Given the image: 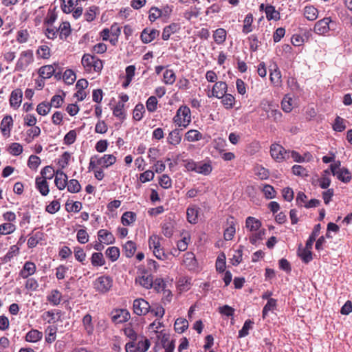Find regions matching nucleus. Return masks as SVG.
I'll return each instance as SVG.
<instances>
[{"instance_id": "obj_1", "label": "nucleus", "mask_w": 352, "mask_h": 352, "mask_svg": "<svg viewBox=\"0 0 352 352\" xmlns=\"http://www.w3.org/2000/svg\"><path fill=\"white\" fill-rule=\"evenodd\" d=\"M116 162V157L112 154H105L102 156L98 155H92L90 157L88 170H92L97 167L107 168Z\"/></svg>"}, {"instance_id": "obj_2", "label": "nucleus", "mask_w": 352, "mask_h": 352, "mask_svg": "<svg viewBox=\"0 0 352 352\" xmlns=\"http://www.w3.org/2000/svg\"><path fill=\"white\" fill-rule=\"evenodd\" d=\"M162 240H163V239L160 236L153 234L149 236L148 243L149 249L153 251L155 256L159 260L165 261L168 258V255L162 247Z\"/></svg>"}, {"instance_id": "obj_3", "label": "nucleus", "mask_w": 352, "mask_h": 352, "mask_svg": "<svg viewBox=\"0 0 352 352\" xmlns=\"http://www.w3.org/2000/svg\"><path fill=\"white\" fill-rule=\"evenodd\" d=\"M173 122L179 127L186 128L191 122V111L188 107L181 106L173 118Z\"/></svg>"}, {"instance_id": "obj_4", "label": "nucleus", "mask_w": 352, "mask_h": 352, "mask_svg": "<svg viewBox=\"0 0 352 352\" xmlns=\"http://www.w3.org/2000/svg\"><path fill=\"white\" fill-rule=\"evenodd\" d=\"M330 170L333 176L344 183H348L351 179V175L348 168L341 167V162L338 160L330 165Z\"/></svg>"}, {"instance_id": "obj_5", "label": "nucleus", "mask_w": 352, "mask_h": 352, "mask_svg": "<svg viewBox=\"0 0 352 352\" xmlns=\"http://www.w3.org/2000/svg\"><path fill=\"white\" fill-rule=\"evenodd\" d=\"M289 151H287L279 144H272L270 146V155L277 162H282L289 159Z\"/></svg>"}, {"instance_id": "obj_6", "label": "nucleus", "mask_w": 352, "mask_h": 352, "mask_svg": "<svg viewBox=\"0 0 352 352\" xmlns=\"http://www.w3.org/2000/svg\"><path fill=\"white\" fill-rule=\"evenodd\" d=\"M34 61L33 52L30 50L22 52L15 65V70L23 72Z\"/></svg>"}, {"instance_id": "obj_7", "label": "nucleus", "mask_w": 352, "mask_h": 352, "mask_svg": "<svg viewBox=\"0 0 352 352\" xmlns=\"http://www.w3.org/2000/svg\"><path fill=\"white\" fill-rule=\"evenodd\" d=\"M113 286V279L109 276H101L96 279L94 288L100 293L108 292Z\"/></svg>"}, {"instance_id": "obj_8", "label": "nucleus", "mask_w": 352, "mask_h": 352, "mask_svg": "<svg viewBox=\"0 0 352 352\" xmlns=\"http://www.w3.org/2000/svg\"><path fill=\"white\" fill-rule=\"evenodd\" d=\"M228 89V85L226 82L217 81L212 86V90L206 92L208 98L215 97L217 98H221L226 93Z\"/></svg>"}, {"instance_id": "obj_9", "label": "nucleus", "mask_w": 352, "mask_h": 352, "mask_svg": "<svg viewBox=\"0 0 352 352\" xmlns=\"http://www.w3.org/2000/svg\"><path fill=\"white\" fill-rule=\"evenodd\" d=\"M151 306L149 303L143 298H138L133 301V309L135 314L144 316L149 312Z\"/></svg>"}, {"instance_id": "obj_10", "label": "nucleus", "mask_w": 352, "mask_h": 352, "mask_svg": "<svg viewBox=\"0 0 352 352\" xmlns=\"http://www.w3.org/2000/svg\"><path fill=\"white\" fill-rule=\"evenodd\" d=\"M183 265L190 271L199 270L198 263L193 252H188L184 254Z\"/></svg>"}, {"instance_id": "obj_11", "label": "nucleus", "mask_w": 352, "mask_h": 352, "mask_svg": "<svg viewBox=\"0 0 352 352\" xmlns=\"http://www.w3.org/2000/svg\"><path fill=\"white\" fill-rule=\"evenodd\" d=\"M331 19L330 17H325L317 21L314 25V32L319 35H324L330 30V23Z\"/></svg>"}, {"instance_id": "obj_12", "label": "nucleus", "mask_w": 352, "mask_h": 352, "mask_svg": "<svg viewBox=\"0 0 352 352\" xmlns=\"http://www.w3.org/2000/svg\"><path fill=\"white\" fill-rule=\"evenodd\" d=\"M135 282L146 289H151L153 285L152 276L145 271L136 276Z\"/></svg>"}, {"instance_id": "obj_13", "label": "nucleus", "mask_w": 352, "mask_h": 352, "mask_svg": "<svg viewBox=\"0 0 352 352\" xmlns=\"http://www.w3.org/2000/svg\"><path fill=\"white\" fill-rule=\"evenodd\" d=\"M130 316L129 312L125 309H116L111 312V320L117 324L128 321Z\"/></svg>"}, {"instance_id": "obj_14", "label": "nucleus", "mask_w": 352, "mask_h": 352, "mask_svg": "<svg viewBox=\"0 0 352 352\" xmlns=\"http://www.w3.org/2000/svg\"><path fill=\"white\" fill-rule=\"evenodd\" d=\"M160 35V31L155 29L144 28L140 34V39L144 44H148Z\"/></svg>"}, {"instance_id": "obj_15", "label": "nucleus", "mask_w": 352, "mask_h": 352, "mask_svg": "<svg viewBox=\"0 0 352 352\" xmlns=\"http://www.w3.org/2000/svg\"><path fill=\"white\" fill-rule=\"evenodd\" d=\"M88 87V81L84 78L80 79L76 84V91L74 97L77 98L78 101H82L86 97V93L84 91Z\"/></svg>"}, {"instance_id": "obj_16", "label": "nucleus", "mask_w": 352, "mask_h": 352, "mask_svg": "<svg viewBox=\"0 0 352 352\" xmlns=\"http://www.w3.org/2000/svg\"><path fill=\"white\" fill-rule=\"evenodd\" d=\"M200 208L195 206H189L186 210L187 221L191 224H196L198 222Z\"/></svg>"}, {"instance_id": "obj_17", "label": "nucleus", "mask_w": 352, "mask_h": 352, "mask_svg": "<svg viewBox=\"0 0 352 352\" xmlns=\"http://www.w3.org/2000/svg\"><path fill=\"white\" fill-rule=\"evenodd\" d=\"M270 80L274 86L280 87L282 85L281 72L276 64H274V68L270 69Z\"/></svg>"}, {"instance_id": "obj_18", "label": "nucleus", "mask_w": 352, "mask_h": 352, "mask_svg": "<svg viewBox=\"0 0 352 352\" xmlns=\"http://www.w3.org/2000/svg\"><path fill=\"white\" fill-rule=\"evenodd\" d=\"M46 31H47L46 35H47V38H54L55 37L56 34L58 33H59L61 38H66V23L63 22L60 25L58 30L52 28H50V26H48Z\"/></svg>"}, {"instance_id": "obj_19", "label": "nucleus", "mask_w": 352, "mask_h": 352, "mask_svg": "<svg viewBox=\"0 0 352 352\" xmlns=\"http://www.w3.org/2000/svg\"><path fill=\"white\" fill-rule=\"evenodd\" d=\"M98 238L99 241L105 244H112L115 242L113 234L107 230L101 229L98 232Z\"/></svg>"}, {"instance_id": "obj_20", "label": "nucleus", "mask_w": 352, "mask_h": 352, "mask_svg": "<svg viewBox=\"0 0 352 352\" xmlns=\"http://www.w3.org/2000/svg\"><path fill=\"white\" fill-rule=\"evenodd\" d=\"M227 223L228 226L224 230L223 237L225 240L230 241L233 239L236 232L234 218L231 217L229 219H228Z\"/></svg>"}, {"instance_id": "obj_21", "label": "nucleus", "mask_w": 352, "mask_h": 352, "mask_svg": "<svg viewBox=\"0 0 352 352\" xmlns=\"http://www.w3.org/2000/svg\"><path fill=\"white\" fill-rule=\"evenodd\" d=\"M212 171V166L210 161L204 162L201 161L197 163L195 173L204 175H208Z\"/></svg>"}, {"instance_id": "obj_22", "label": "nucleus", "mask_w": 352, "mask_h": 352, "mask_svg": "<svg viewBox=\"0 0 352 352\" xmlns=\"http://www.w3.org/2000/svg\"><path fill=\"white\" fill-rule=\"evenodd\" d=\"M123 102H117L113 109V115L120 121L123 122L126 118V111Z\"/></svg>"}, {"instance_id": "obj_23", "label": "nucleus", "mask_w": 352, "mask_h": 352, "mask_svg": "<svg viewBox=\"0 0 352 352\" xmlns=\"http://www.w3.org/2000/svg\"><path fill=\"white\" fill-rule=\"evenodd\" d=\"M180 29L179 23H172L171 24L166 26L163 29L162 38L164 41L169 39L171 34L178 32Z\"/></svg>"}, {"instance_id": "obj_24", "label": "nucleus", "mask_w": 352, "mask_h": 352, "mask_svg": "<svg viewBox=\"0 0 352 352\" xmlns=\"http://www.w3.org/2000/svg\"><path fill=\"white\" fill-rule=\"evenodd\" d=\"M182 141V134L180 130L175 129L171 131L167 138V142L173 146H177Z\"/></svg>"}, {"instance_id": "obj_25", "label": "nucleus", "mask_w": 352, "mask_h": 352, "mask_svg": "<svg viewBox=\"0 0 352 352\" xmlns=\"http://www.w3.org/2000/svg\"><path fill=\"white\" fill-rule=\"evenodd\" d=\"M36 271V265L32 262H26L20 272V276L23 278H28L30 276L34 274Z\"/></svg>"}, {"instance_id": "obj_26", "label": "nucleus", "mask_w": 352, "mask_h": 352, "mask_svg": "<svg viewBox=\"0 0 352 352\" xmlns=\"http://www.w3.org/2000/svg\"><path fill=\"white\" fill-rule=\"evenodd\" d=\"M22 98V91L19 89H14L12 91L10 98V105L14 108L19 107Z\"/></svg>"}, {"instance_id": "obj_27", "label": "nucleus", "mask_w": 352, "mask_h": 352, "mask_svg": "<svg viewBox=\"0 0 352 352\" xmlns=\"http://www.w3.org/2000/svg\"><path fill=\"white\" fill-rule=\"evenodd\" d=\"M245 226L250 232L258 231L261 227V222L253 217H248L245 220Z\"/></svg>"}, {"instance_id": "obj_28", "label": "nucleus", "mask_w": 352, "mask_h": 352, "mask_svg": "<svg viewBox=\"0 0 352 352\" xmlns=\"http://www.w3.org/2000/svg\"><path fill=\"white\" fill-rule=\"evenodd\" d=\"M36 186L40 193L43 196H46L50 192L47 182L43 179V177H36Z\"/></svg>"}, {"instance_id": "obj_29", "label": "nucleus", "mask_w": 352, "mask_h": 352, "mask_svg": "<svg viewBox=\"0 0 352 352\" xmlns=\"http://www.w3.org/2000/svg\"><path fill=\"white\" fill-rule=\"evenodd\" d=\"M227 32L223 28H218L213 33V39L217 45H222L226 40Z\"/></svg>"}, {"instance_id": "obj_30", "label": "nucleus", "mask_w": 352, "mask_h": 352, "mask_svg": "<svg viewBox=\"0 0 352 352\" xmlns=\"http://www.w3.org/2000/svg\"><path fill=\"white\" fill-rule=\"evenodd\" d=\"M266 18L268 21L280 19V13L276 10L275 7L272 5H267L265 8Z\"/></svg>"}, {"instance_id": "obj_31", "label": "nucleus", "mask_w": 352, "mask_h": 352, "mask_svg": "<svg viewBox=\"0 0 352 352\" xmlns=\"http://www.w3.org/2000/svg\"><path fill=\"white\" fill-rule=\"evenodd\" d=\"M123 252L127 258L132 257L136 250L137 246L135 242L133 241H128L125 244L123 245Z\"/></svg>"}, {"instance_id": "obj_32", "label": "nucleus", "mask_w": 352, "mask_h": 352, "mask_svg": "<svg viewBox=\"0 0 352 352\" xmlns=\"http://www.w3.org/2000/svg\"><path fill=\"white\" fill-rule=\"evenodd\" d=\"M54 183L58 189H64L66 187V174L62 170H57L55 175Z\"/></svg>"}, {"instance_id": "obj_33", "label": "nucleus", "mask_w": 352, "mask_h": 352, "mask_svg": "<svg viewBox=\"0 0 352 352\" xmlns=\"http://www.w3.org/2000/svg\"><path fill=\"white\" fill-rule=\"evenodd\" d=\"M136 220V214L133 212L127 211L123 213L121 217V222L124 226L132 225Z\"/></svg>"}, {"instance_id": "obj_34", "label": "nucleus", "mask_w": 352, "mask_h": 352, "mask_svg": "<svg viewBox=\"0 0 352 352\" xmlns=\"http://www.w3.org/2000/svg\"><path fill=\"white\" fill-rule=\"evenodd\" d=\"M304 16L309 21H314L318 18V11L314 6H307L304 8Z\"/></svg>"}, {"instance_id": "obj_35", "label": "nucleus", "mask_w": 352, "mask_h": 352, "mask_svg": "<svg viewBox=\"0 0 352 352\" xmlns=\"http://www.w3.org/2000/svg\"><path fill=\"white\" fill-rule=\"evenodd\" d=\"M100 9L96 6H91L86 10L84 16L87 21L91 22L93 21L96 16L99 14Z\"/></svg>"}, {"instance_id": "obj_36", "label": "nucleus", "mask_w": 352, "mask_h": 352, "mask_svg": "<svg viewBox=\"0 0 352 352\" xmlns=\"http://www.w3.org/2000/svg\"><path fill=\"white\" fill-rule=\"evenodd\" d=\"M188 327V322L183 318H177L174 324V328L176 332L182 333L184 332Z\"/></svg>"}, {"instance_id": "obj_37", "label": "nucleus", "mask_w": 352, "mask_h": 352, "mask_svg": "<svg viewBox=\"0 0 352 352\" xmlns=\"http://www.w3.org/2000/svg\"><path fill=\"white\" fill-rule=\"evenodd\" d=\"M43 233L41 232H36L33 233L28 241V245L30 248H34L37 244L43 240Z\"/></svg>"}, {"instance_id": "obj_38", "label": "nucleus", "mask_w": 352, "mask_h": 352, "mask_svg": "<svg viewBox=\"0 0 352 352\" xmlns=\"http://www.w3.org/2000/svg\"><path fill=\"white\" fill-rule=\"evenodd\" d=\"M12 118L11 116H6L1 122V130L4 135H8L10 131V127L12 125Z\"/></svg>"}, {"instance_id": "obj_39", "label": "nucleus", "mask_w": 352, "mask_h": 352, "mask_svg": "<svg viewBox=\"0 0 352 352\" xmlns=\"http://www.w3.org/2000/svg\"><path fill=\"white\" fill-rule=\"evenodd\" d=\"M185 139L188 142H196L203 139L202 134L196 129H191L185 134Z\"/></svg>"}, {"instance_id": "obj_40", "label": "nucleus", "mask_w": 352, "mask_h": 352, "mask_svg": "<svg viewBox=\"0 0 352 352\" xmlns=\"http://www.w3.org/2000/svg\"><path fill=\"white\" fill-rule=\"evenodd\" d=\"M42 337V332L36 329H32L26 334L25 340L29 342H36L39 341Z\"/></svg>"}, {"instance_id": "obj_41", "label": "nucleus", "mask_w": 352, "mask_h": 352, "mask_svg": "<svg viewBox=\"0 0 352 352\" xmlns=\"http://www.w3.org/2000/svg\"><path fill=\"white\" fill-rule=\"evenodd\" d=\"M145 113V108L142 103H138L135 105L133 111V119L135 121H140Z\"/></svg>"}, {"instance_id": "obj_42", "label": "nucleus", "mask_w": 352, "mask_h": 352, "mask_svg": "<svg viewBox=\"0 0 352 352\" xmlns=\"http://www.w3.org/2000/svg\"><path fill=\"white\" fill-rule=\"evenodd\" d=\"M221 102L227 109H232L235 104V98L230 94H225L222 98Z\"/></svg>"}, {"instance_id": "obj_43", "label": "nucleus", "mask_w": 352, "mask_h": 352, "mask_svg": "<svg viewBox=\"0 0 352 352\" xmlns=\"http://www.w3.org/2000/svg\"><path fill=\"white\" fill-rule=\"evenodd\" d=\"M298 254L305 263H308L313 259L312 252L309 249L299 248Z\"/></svg>"}, {"instance_id": "obj_44", "label": "nucleus", "mask_w": 352, "mask_h": 352, "mask_svg": "<svg viewBox=\"0 0 352 352\" xmlns=\"http://www.w3.org/2000/svg\"><path fill=\"white\" fill-rule=\"evenodd\" d=\"M94 60V56L90 54H84L81 63L86 71L91 72V68L93 67V63Z\"/></svg>"}, {"instance_id": "obj_45", "label": "nucleus", "mask_w": 352, "mask_h": 352, "mask_svg": "<svg viewBox=\"0 0 352 352\" xmlns=\"http://www.w3.org/2000/svg\"><path fill=\"white\" fill-rule=\"evenodd\" d=\"M106 256L112 261H116L120 256V249L118 247L112 246L107 249Z\"/></svg>"}, {"instance_id": "obj_46", "label": "nucleus", "mask_w": 352, "mask_h": 352, "mask_svg": "<svg viewBox=\"0 0 352 352\" xmlns=\"http://www.w3.org/2000/svg\"><path fill=\"white\" fill-rule=\"evenodd\" d=\"M54 72L55 70L52 65H45L39 69L38 74L40 77L43 79H47L50 78L53 75Z\"/></svg>"}, {"instance_id": "obj_47", "label": "nucleus", "mask_w": 352, "mask_h": 352, "mask_svg": "<svg viewBox=\"0 0 352 352\" xmlns=\"http://www.w3.org/2000/svg\"><path fill=\"white\" fill-rule=\"evenodd\" d=\"M277 301L274 298H269L266 305L264 306L262 311L263 318H265L269 311H273L276 309L277 305Z\"/></svg>"}, {"instance_id": "obj_48", "label": "nucleus", "mask_w": 352, "mask_h": 352, "mask_svg": "<svg viewBox=\"0 0 352 352\" xmlns=\"http://www.w3.org/2000/svg\"><path fill=\"white\" fill-rule=\"evenodd\" d=\"M16 230V226L12 223H3L0 224V234L8 235Z\"/></svg>"}, {"instance_id": "obj_49", "label": "nucleus", "mask_w": 352, "mask_h": 352, "mask_svg": "<svg viewBox=\"0 0 352 352\" xmlns=\"http://www.w3.org/2000/svg\"><path fill=\"white\" fill-rule=\"evenodd\" d=\"M91 263L93 266H102L105 264L103 254L101 252H94L91 258Z\"/></svg>"}, {"instance_id": "obj_50", "label": "nucleus", "mask_w": 352, "mask_h": 352, "mask_svg": "<svg viewBox=\"0 0 352 352\" xmlns=\"http://www.w3.org/2000/svg\"><path fill=\"white\" fill-rule=\"evenodd\" d=\"M329 175V170H325L323 171V175L320 178L318 179L319 186L322 189H327L331 184V179L328 177Z\"/></svg>"}, {"instance_id": "obj_51", "label": "nucleus", "mask_w": 352, "mask_h": 352, "mask_svg": "<svg viewBox=\"0 0 352 352\" xmlns=\"http://www.w3.org/2000/svg\"><path fill=\"white\" fill-rule=\"evenodd\" d=\"M27 137L25 140L27 143H30L33 139L38 137L41 133V129L38 126H34L32 128L28 129L26 132Z\"/></svg>"}, {"instance_id": "obj_52", "label": "nucleus", "mask_w": 352, "mask_h": 352, "mask_svg": "<svg viewBox=\"0 0 352 352\" xmlns=\"http://www.w3.org/2000/svg\"><path fill=\"white\" fill-rule=\"evenodd\" d=\"M244 24L243 26V32L248 34L252 31V24L253 23V15L252 13H248L244 19Z\"/></svg>"}, {"instance_id": "obj_53", "label": "nucleus", "mask_w": 352, "mask_h": 352, "mask_svg": "<svg viewBox=\"0 0 352 352\" xmlns=\"http://www.w3.org/2000/svg\"><path fill=\"white\" fill-rule=\"evenodd\" d=\"M346 127L345 120L340 116H336L332 125L333 129L335 131L342 132L345 130Z\"/></svg>"}, {"instance_id": "obj_54", "label": "nucleus", "mask_w": 352, "mask_h": 352, "mask_svg": "<svg viewBox=\"0 0 352 352\" xmlns=\"http://www.w3.org/2000/svg\"><path fill=\"white\" fill-rule=\"evenodd\" d=\"M254 322L251 320H247L245 321L243 326L239 331V338H244L249 334L250 329H252Z\"/></svg>"}, {"instance_id": "obj_55", "label": "nucleus", "mask_w": 352, "mask_h": 352, "mask_svg": "<svg viewBox=\"0 0 352 352\" xmlns=\"http://www.w3.org/2000/svg\"><path fill=\"white\" fill-rule=\"evenodd\" d=\"M157 103L158 101L155 96H150L146 102L147 111L150 113L155 112L157 109Z\"/></svg>"}, {"instance_id": "obj_56", "label": "nucleus", "mask_w": 352, "mask_h": 352, "mask_svg": "<svg viewBox=\"0 0 352 352\" xmlns=\"http://www.w3.org/2000/svg\"><path fill=\"white\" fill-rule=\"evenodd\" d=\"M174 226L171 222H165L162 224V232L168 238H170L173 234Z\"/></svg>"}, {"instance_id": "obj_57", "label": "nucleus", "mask_w": 352, "mask_h": 352, "mask_svg": "<svg viewBox=\"0 0 352 352\" xmlns=\"http://www.w3.org/2000/svg\"><path fill=\"white\" fill-rule=\"evenodd\" d=\"M82 323L87 333L91 334L94 331L91 316L90 314H86L82 318Z\"/></svg>"}, {"instance_id": "obj_58", "label": "nucleus", "mask_w": 352, "mask_h": 352, "mask_svg": "<svg viewBox=\"0 0 352 352\" xmlns=\"http://www.w3.org/2000/svg\"><path fill=\"white\" fill-rule=\"evenodd\" d=\"M176 80V76L173 70L166 69L164 73V82L166 85H173Z\"/></svg>"}, {"instance_id": "obj_59", "label": "nucleus", "mask_w": 352, "mask_h": 352, "mask_svg": "<svg viewBox=\"0 0 352 352\" xmlns=\"http://www.w3.org/2000/svg\"><path fill=\"white\" fill-rule=\"evenodd\" d=\"M262 191L265 195V197L267 199H273L276 195V192L274 187L269 184L264 185Z\"/></svg>"}, {"instance_id": "obj_60", "label": "nucleus", "mask_w": 352, "mask_h": 352, "mask_svg": "<svg viewBox=\"0 0 352 352\" xmlns=\"http://www.w3.org/2000/svg\"><path fill=\"white\" fill-rule=\"evenodd\" d=\"M55 175V171L52 166H47L41 172V176L43 179H52Z\"/></svg>"}, {"instance_id": "obj_61", "label": "nucleus", "mask_w": 352, "mask_h": 352, "mask_svg": "<svg viewBox=\"0 0 352 352\" xmlns=\"http://www.w3.org/2000/svg\"><path fill=\"white\" fill-rule=\"evenodd\" d=\"M159 184L163 188L168 189L172 187V180L168 175L163 174L159 179Z\"/></svg>"}, {"instance_id": "obj_62", "label": "nucleus", "mask_w": 352, "mask_h": 352, "mask_svg": "<svg viewBox=\"0 0 352 352\" xmlns=\"http://www.w3.org/2000/svg\"><path fill=\"white\" fill-rule=\"evenodd\" d=\"M61 297L62 296L59 291L55 289L52 291L51 294L47 297V300L53 305H56L60 303Z\"/></svg>"}, {"instance_id": "obj_63", "label": "nucleus", "mask_w": 352, "mask_h": 352, "mask_svg": "<svg viewBox=\"0 0 352 352\" xmlns=\"http://www.w3.org/2000/svg\"><path fill=\"white\" fill-rule=\"evenodd\" d=\"M265 235V230H258L256 232L252 233L249 236L250 242L252 245H256L258 241H261Z\"/></svg>"}, {"instance_id": "obj_64", "label": "nucleus", "mask_w": 352, "mask_h": 352, "mask_svg": "<svg viewBox=\"0 0 352 352\" xmlns=\"http://www.w3.org/2000/svg\"><path fill=\"white\" fill-rule=\"evenodd\" d=\"M81 189L80 184L76 179H71L67 181V191L76 193L78 192Z\"/></svg>"}]
</instances>
